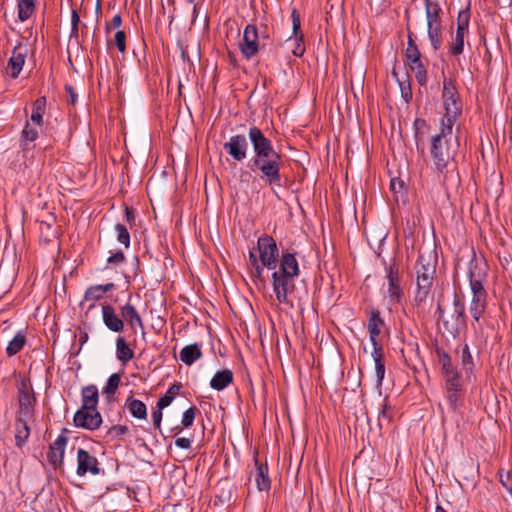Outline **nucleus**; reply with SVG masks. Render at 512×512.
<instances>
[{"label": "nucleus", "instance_id": "c85d7f7f", "mask_svg": "<svg viewBox=\"0 0 512 512\" xmlns=\"http://www.w3.org/2000/svg\"><path fill=\"white\" fill-rule=\"evenodd\" d=\"M46 111V97L42 96L37 98L32 105V113L30 116L31 122L41 127L43 125V116Z\"/></svg>", "mask_w": 512, "mask_h": 512}, {"label": "nucleus", "instance_id": "f3484780", "mask_svg": "<svg viewBox=\"0 0 512 512\" xmlns=\"http://www.w3.org/2000/svg\"><path fill=\"white\" fill-rule=\"evenodd\" d=\"M224 150L237 162H241L247 157L248 142L242 134L233 135L224 143Z\"/></svg>", "mask_w": 512, "mask_h": 512}, {"label": "nucleus", "instance_id": "6e6d98bb", "mask_svg": "<svg viewBox=\"0 0 512 512\" xmlns=\"http://www.w3.org/2000/svg\"><path fill=\"white\" fill-rule=\"evenodd\" d=\"M414 127H415V130H416L415 137L418 140L419 139V131L426 127V121L424 119L417 118L414 121Z\"/></svg>", "mask_w": 512, "mask_h": 512}, {"label": "nucleus", "instance_id": "473e14b6", "mask_svg": "<svg viewBox=\"0 0 512 512\" xmlns=\"http://www.w3.org/2000/svg\"><path fill=\"white\" fill-rule=\"evenodd\" d=\"M405 57L408 60L421 58L420 50L415 41V35L410 30L409 24H407V48L405 50Z\"/></svg>", "mask_w": 512, "mask_h": 512}, {"label": "nucleus", "instance_id": "f704fd0d", "mask_svg": "<svg viewBox=\"0 0 512 512\" xmlns=\"http://www.w3.org/2000/svg\"><path fill=\"white\" fill-rule=\"evenodd\" d=\"M181 388L182 384L179 382H175L174 384H172L165 393V395L159 398L157 402V408L164 409L167 406H169L174 400V397L179 394Z\"/></svg>", "mask_w": 512, "mask_h": 512}, {"label": "nucleus", "instance_id": "bb28decb", "mask_svg": "<svg viewBox=\"0 0 512 512\" xmlns=\"http://www.w3.org/2000/svg\"><path fill=\"white\" fill-rule=\"evenodd\" d=\"M427 26L441 24V7L437 1L424 0Z\"/></svg>", "mask_w": 512, "mask_h": 512}, {"label": "nucleus", "instance_id": "3c124183", "mask_svg": "<svg viewBox=\"0 0 512 512\" xmlns=\"http://www.w3.org/2000/svg\"><path fill=\"white\" fill-rule=\"evenodd\" d=\"M125 260V256H124V253L122 251H117L115 253H113L109 258H108V263H111V264H119V263H122L124 262Z\"/></svg>", "mask_w": 512, "mask_h": 512}, {"label": "nucleus", "instance_id": "393cba45", "mask_svg": "<svg viewBox=\"0 0 512 512\" xmlns=\"http://www.w3.org/2000/svg\"><path fill=\"white\" fill-rule=\"evenodd\" d=\"M233 382V372L230 369H223L216 372L210 381L212 389L221 391Z\"/></svg>", "mask_w": 512, "mask_h": 512}, {"label": "nucleus", "instance_id": "f8f14e48", "mask_svg": "<svg viewBox=\"0 0 512 512\" xmlns=\"http://www.w3.org/2000/svg\"><path fill=\"white\" fill-rule=\"evenodd\" d=\"M470 12L469 9L461 10L457 17V30L451 45V52L453 55H460L463 53L464 37L468 32Z\"/></svg>", "mask_w": 512, "mask_h": 512}, {"label": "nucleus", "instance_id": "e433bc0d", "mask_svg": "<svg viewBox=\"0 0 512 512\" xmlns=\"http://www.w3.org/2000/svg\"><path fill=\"white\" fill-rule=\"evenodd\" d=\"M427 34L434 51L439 50L442 45V25L427 26Z\"/></svg>", "mask_w": 512, "mask_h": 512}, {"label": "nucleus", "instance_id": "8fccbe9b", "mask_svg": "<svg viewBox=\"0 0 512 512\" xmlns=\"http://www.w3.org/2000/svg\"><path fill=\"white\" fill-rule=\"evenodd\" d=\"M408 63L414 73L426 69L421 58L408 60Z\"/></svg>", "mask_w": 512, "mask_h": 512}, {"label": "nucleus", "instance_id": "c9c22d12", "mask_svg": "<svg viewBox=\"0 0 512 512\" xmlns=\"http://www.w3.org/2000/svg\"><path fill=\"white\" fill-rule=\"evenodd\" d=\"M25 343L26 336L23 332H18L6 347L7 356L12 357L19 353L23 349Z\"/></svg>", "mask_w": 512, "mask_h": 512}, {"label": "nucleus", "instance_id": "09e8293b", "mask_svg": "<svg viewBox=\"0 0 512 512\" xmlns=\"http://www.w3.org/2000/svg\"><path fill=\"white\" fill-rule=\"evenodd\" d=\"M122 24V18L119 14H116L112 17V19L106 24L105 30L106 33H109L112 28H119Z\"/></svg>", "mask_w": 512, "mask_h": 512}, {"label": "nucleus", "instance_id": "864d4df0", "mask_svg": "<svg viewBox=\"0 0 512 512\" xmlns=\"http://www.w3.org/2000/svg\"><path fill=\"white\" fill-rule=\"evenodd\" d=\"M153 425L156 429H159L162 421V409H157L152 413Z\"/></svg>", "mask_w": 512, "mask_h": 512}, {"label": "nucleus", "instance_id": "0e129e2a", "mask_svg": "<svg viewBox=\"0 0 512 512\" xmlns=\"http://www.w3.org/2000/svg\"><path fill=\"white\" fill-rule=\"evenodd\" d=\"M70 38H78V25L72 26L71 25V35Z\"/></svg>", "mask_w": 512, "mask_h": 512}, {"label": "nucleus", "instance_id": "1a4fd4ad", "mask_svg": "<svg viewBox=\"0 0 512 512\" xmlns=\"http://www.w3.org/2000/svg\"><path fill=\"white\" fill-rule=\"evenodd\" d=\"M438 319L443 321L445 329L454 337L460 333V328L465 325V308L464 304L457 297L454 299V310L451 315V321L444 318L442 306L438 304Z\"/></svg>", "mask_w": 512, "mask_h": 512}, {"label": "nucleus", "instance_id": "49530a36", "mask_svg": "<svg viewBox=\"0 0 512 512\" xmlns=\"http://www.w3.org/2000/svg\"><path fill=\"white\" fill-rule=\"evenodd\" d=\"M499 480L502 486L509 492H512V476L509 472L499 473Z\"/></svg>", "mask_w": 512, "mask_h": 512}, {"label": "nucleus", "instance_id": "aec40b11", "mask_svg": "<svg viewBox=\"0 0 512 512\" xmlns=\"http://www.w3.org/2000/svg\"><path fill=\"white\" fill-rule=\"evenodd\" d=\"M120 314L124 323L126 322L132 331L136 332L137 328L144 330V323L139 312L129 301L120 307Z\"/></svg>", "mask_w": 512, "mask_h": 512}, {"label": "nucleus", "instance_id": "680f3d73", "mask_svg": "<svg viewBox=\"0 0 512 512\" xmlns=\"http://www.w3.org/2000/svg\"><path fill=\"white\" fill-rule=\"evenodd\" d=\"M79 22H80L79 14H78L77 10L73 9L72 14H71V25L72 26L79 25Z\"/></svg>", "mask_w": 512, "mask_h": 512}, {"label": "nucleus", "instance_id": "69168bd1", "mask_svg": "<svg viewBox=\"0 0 512 512\" xmlns=\"http://www.w3.org/2000/svg\"><path fill=\"white\" fill-rule=\"evenodd\" d=\"M396 184H398L400 188L402 187V182H400V181L397 182L396 179H392L390 186L393 191H397V189L395 188Z\"/></svg>", "mask_w": 512, "mask_h": 512}, {"label": "nucleus", "instance_id": "4d7b16f0", "mask_svg": "<svg viewBox=\"0 0 512 512\" xmlns=\"http://www.w3.org/2000/svg\"><path fill=\"white\" fill-rule=\"evenodd\" d=\"M415 77H416V79H417L418 83H419L421 86L425 85V84H426V82H427V71H426V69L421 70V71H417V72L415 73Z\"/></svg>", "mask_w": 512, "mask_h": 512}, {"label": "nucleus", "instance_id": "423d86ee", "mask_svg": "<svg viewBox=\"0 0 512 512\" xmlns=\"http://www.w3.org/2000/svg\"><path fill=\"white\" fill-rule=\"evenodd\" d=\"M452 130L453 127H446L440 124L439 133L431 138L430 155L435 169L439 173H444L450 162L454 159L456 149L450 143Z\"/></svg>", "mask_w": 512, "mask_h": 512}, {"label": "nucleus", "instance_id": "a211bd4d", "mask_svg": "<svg viewBox=\"0 0 512 512\" xmlns=\"http://www.w3.org/2000/svg\"><path fill=\"white\" fill-rule=\"evenodd\" d=\"M101 313L102 321L108 330L114 333H121L124 331V320L122 319L121 314H117L116 309L111 304H102Z\"/></svg>", "mask_w": 512, "mask_h": 512}, {"label": "nucleus", "instance_id": "a878e982", "mask_svg": "<svg viewBox=\"0 0 512 512\" xmlns=\"http://www.w3.org/2000/svg\"><path fill=\"white\" fill-rule=\"evenodd\" d=\"M201 357L202 351L197 343L186 345L185 347L182 348L179 355L180 360L188 366H191L195 361H197Z\"/></svg>", "mask_w": 512, "mask_h": 512}, {"label": "nucleus", "instance_id": "9d476101", "mask_svg": "<svg viewBox=\"0 0 512 512\" xmlns=\"http://www.w3.org/2000/svg\"><path fill=\"white\" fill-rule=\"evenodd\" d=\"M385 264L386 278L388 281V295L391 301L399 303L403 297V290L400 285V269L396 258H392Z\"/></svg>", "mask_w": 512, "mask_h": 512}, {"label": "nucleus", "instance_id": "72a5a7b5", "mask_svg": "<svg viewBox=\"0 0 512 512\" xmlns=\"http://www.w3.org/2000/svg\"><path fill=\"white\" fill-rule=\"evenodd\" d=\"M35 0H17L18 18L21 22L28 20L35 11Z\"/></svg>", "mask_w": 512, "mask_h": 512}, {"label": "nucleus", "instance_id": "cd10ccee", "mask_svg": "<svg viewBox=\"0 0 512 512\" xmlns=\"http://www.w3.org/2000/svg\"><path fill=\"white\" fill-rule=\"evenodd\" d=\"M115 288L114 283L110 282L104 285L90 286L84 294V300L97 301L103 298L106 292L112 291Z\"/></svg>", "mask_w": 512, "mask_h": 512}, {"label": "nucleus", "instance_id": "ddd939ff", "mask_svg": "<svg viewBox=\"0 0 512 512\" xmlns=\"http://www.w3.org/2000/svg\"><path fill=\"white\" fill-rule=\"evenodd\" d=\"M100 471L98 459L87 450L79 448L77 450V475L80 477L87 473L98 475Z\"/></svg>", "mask_w": 512, "mask_h": 512}, {"label": "nucleus", "instance_id": "052dcab7", "mask_svg": "<svg viewBox=\"0 0 512 512\" xmlns=\"http://www.w3.org/2000/svg\"><path fill=\"white\" fill-rule=\"evenodd\" d=\"M249 261L251 263L252 268L261 265V262L259 263L260 260L257 259L253 251L249 252Z\"/></svg>", "mask_w": 512, "mask_h": 512}, {"label": "nucleus", "instance_id": "6ab92c4d", "mask_svg": "<svg viewBox=\"0 0 512 512\" xmlns=\"http://www.w3.org/2000/svg\"><path fill=\"white\" fill-rule=\"evenodd\" d=\"M35 421V418H24L20 415H15V445L22 448L28 440L31 432L30 424Z\"/></svg>", "mask_w": 512, "mask_h": 512}, {"label": "nucleus", "instance_id": "ea45409f", "mask_svg": "<svg viewBox=\"0 0 512 512\" xmlns=\"http://www.w3.org/2000/svg\"><path fill=\"white\" fill-rule=\"evenodd\" d=\"M120 381H121V378H120L119 374L114 373V374L110 375L105 387L103 388V393L107 394V395L114 394L116 392V390L118 389Z\"/></svg>", "mask_w": 512, "mask_h": 512}, {"label": "nucleus", "instance_id": "7c9ffc66", "mask_svg": "<svg viewBox=\"0 0 512 512\" xmlns=\"http://www.w3.org/2000/svg\"><path fill=\"white\" fill-rule=\"evenodd\" d=\"M125 407L131 413V415L137 419H146L147 418V408L144 402L141 400L135 399L133 397H128L125 402Z\"/></svg>", "mask_w": 512, "mask_h": 512}, {"label": "nucleus", "instance_id": "de8ad7c7", "mask_svg": "<svg viewBox=\"0 0 512 512\" xmlns=\"http://www.w3.org/2000/svg\"><path fill=\"white\" fill-rule=\"evenodd\" d=\"M263 272H264V266H262V264L258 265L256 267H253L251 270V276H252L253 280L259 281L260 283L264 284L265 278H264Z\"/></svg>", "mask_w": 512, "mask_h": 512}, {"label": "nucleus", "instance_id": "9b49d317", "mask_svg": "<svg viewBox=\"0 0 512 512\" xmlns=\"http://www.w3.org/2000/svg\"><path fill=\"white\" fill-rule=\"evenodd\" d=\"M261 47L259 39V30L254 24H248L243 32V41L240 42V51L246 59H250L257 54Z\"/></svg>", "mask_w": 512, "mask_h": 512}, {"label": "nucleus", "instance_id": "58836bf2", "mask_svg": "<svg viewBox=\"0 0 512 512\" xmlns=\"http://www.w3.org/2000/svg\"><path fill=\"white\" fill-rule=\"evenodd\" d=\"M114 229L117 234L118 242L123 244L125 248H128L130 246V234L126 226L118 223L115 225Z\"/></svg>", "mask_w": 512, "mask_h": 512}, {"label": "nucleus", "instance_id": "5fc2aeb1", "mask_svg": "<svg viewBox=\"0 0 512 512\" xmlns=\"http://www.w3.org/2000/svg\"><path fill=\"white\" fill-rule=\"evenodd\" d=\"M177 447L182 449H189L191 447V440L189 438L181 437L175 440Z\"/></svg>", "mask_w": 512, "mask_h": 512}, {"label": "nucleus", "instance_id": "79ce46f5", "mask_svg": "<svg viewBox=\"0 0 512 512\" xmlns=\"http://www.w3.org/2000/svg\"><path fill=\"white\" fill-rule=\"evenodd\" d=\"M392 418H393V409L388 404L387 400L385 399L384 403L382 405V409L379 413V417H378L379 423L381 424L384 421L387 423H390Z\"/></svg>", "mask_w": 512, "mask_h": 512}, {"label": "nucleus", "instance_id": "338daca9", "mask_svg": "<svg viewBox=\"0 0 512 512\" xmlns=\"http://www.w3.org/2000/svg\"><path fill=\"white\" fill-rule=\"evenodd\" d=\"M435 512H446V510L441 505H437L435 508Z\"/></svg>", "mask_w": 512, "mask_h": 512}, {"label": "nucleus", "instance_id": "4c0bfd02", "mask_svg": "<svg viewBox=\"0 0 512 512\" xmlns=\"http://www.w3.org/2000/svg\"><path fill=\"white\" fill-rule=\"evenodd\" d=\"M38 135V130L27 122L21 133V145L23 149H28V144L35 141L38 138Z\"/></svg>", "mask_w": 512, "mask_h": 512}, {"label": "nucleus", "instance_id": "2f4dec72", "mask_svg": "<svg viewBox=\"0 0 512 512\" xmlns=\"http://www.w3.org/2000/svg\"><path fill=\"white\" fill-rule=\"evenodd\" d=\"M116 356L122 363H127L134 358L133 350L122 336L116 339Z\"/></svg>", "mask_w": 512, "mask_h": 512}, {"label": "nucleus", "instance_id": "2eb2a0df", "mask_svg": "<svg viewBox=\"0 0 512 512\" xmlns=\"http://www.w3.org/2000/svg\"><path fill=\"white\" fill-rule=\"evenodd\" d=\"M67 442L68 437L62 433L49 446L47 460L55 470L61 469L63 466Z\"/></svg>", "mask_w": 512, "mask_h": 512}, {"label": "nucleus", "instance_id": "b1692460", "mask_svg": "<svg viewBox=\"0 0 512 512\" xmlns=\"http://www.w3.org/2000/svg\"><path fill=\"white\" fill-rule=\"evenodd\" d=\"M82 408L84 409H97L99 393L95 385H88L82 388Z\"/></svg>", "mask_w": 512, "mask_h": 512}, {"label": "nucleus", "instance_id": "4be33fe9", "mask_svg": "<svg viewBox=\"0 0 512 512\" xmlns=\"http://www.w3.org/2000/svg\"><path fill=\"white\" fill-rule=\"evenodd\" d=\"M384 325L382 318L380 317L379 311L373 310L371 312L370 318L368 320V331L370 341L373 347H381V345L377 342V337L381 333V328Z\"/></svg>", "mask_w": 512, "mask_h": 512}, {"label": "nucleus", "instance_id": "412c9836", "mask_svg": "<svg viewBox=\"0 0 512 512\" xmlns=\"http://www.w3.org/2000/svg\"><path fill=\"white\" fill-rule=\"evenodd\" d=\"M292 28L294 34L295 47L292 49V53L295 56H302L305 52V46L303 43V34L301 33V19L300 14L296 9L291 12Z\"/></svg>", "mask_w": 512, "mask_h": 512}, {"label": "nucleus", "instance_id": "bf43d9fd", "mask_svg": "<svg viewBox=\"0 0 512 512\" xmlns=\"http://www.w3.org/2000/svg\"><path fill=\"white\" fill-rule=\"evenodd\" d=\"M125 216L128 223H132L135 221V215L133 211L129 207H125Z\"/></svg>", "mask_w": 512, "mask_h": 512}, {"label": "nucleus", "instance_id": "5701e85b", "mask_svg": "<svg viewBox=\"0 0 512 512\" xmlns=\"http://www.w3.org/2000/svg\"><path fill=\"white\" fill-rule=\"evenodd\" d=\"M256 472H255V483L259 491H269L271 487V481L268 476L267 465L261 464L257 459L255 460Z\"/></svg>", "mask_w": 512, "mask_h": 512}, {"label": "nucleus", "instance_id": "dca6fc26", "mask_svg": "<svg viewBox=\"0 0 512 512\" xmlns=\"http://www.w3.org/2000/svg\"><path fill=\"white\" fill-rule=\"evenodd\" d=\"M74 424L87 430H95L102 423V416L97 409L80 408L74 415Z\"/></svg>", "mask_w": 512, "mask_h": 512}, {"label": "nucleus", "instance_id": "f257e3e1", "mask_svg": "<svg viewBox=\"0 0 512 512\" xmlns=\"http://www.w3.org/2000/svg\"><path fill=\"white\" fill-rule=\"evenodd\" d=\"M257 250L262 266L273 271L272 287L277 302L293 307L289 295L294 290V278L300 274L296 253L283 251L279 258L277 243L272 236L267 234L258 238Z\"/></svg>", "mask_w": 512, "mask_h": 512}, {"label": "nucleus", "instance_id": "13d9d810", "mask_svg": "<svg viewBox=\"0 0 512 512\" xmlns=\"http://www.w3.org/2000/svg\"><path fill=\"white\" fill-rule=\"evenodd\" d=\"M259 39L261 40V46H265L266 41L269 39V33L266 26H263L262 29L259 31Z\"/></svg>", "mask_w": 512, "mask_h": 512}, {"label": "nucleus", "instance_id": "c756f323", "mask_svg": "<svg viewBox=\"0 0 512 512\" xmlns=\"http://www.w3.org/2000/svg\"><path fill=\"white\" fill-rule=\"evenodd\" d=\"M372 357L375 364L377 384L380 386L385 375V362L382 346L373 347Z\"/></svg>", "mask_w": 512, "mask_h": 512}, {"label": "nucleus", "instance_id": "4468645a", "mask_svg": "<svg viewBox=\"0 0 512 512\" xmlns=\"http://www.w3.org/2000/svg\"><path fill=\"white\" fill-rule=\"evenodd\" d=\"M29 49L27 45L18 43L12 50V55L8 60L6 73L12 77L17 78L23 68Z\"/></svg>", "mask_w": 512, "mask_h": 512}, {"label": "nucleus", "instance_id": "37998d69", "mask_svg": "<svg viewBox=\"0 0 512 512\" xmlns=\"http://www.w3.org/2000/svg\"><path fill=\"white\" fill-rule=\"evenodd\" d=\"M113 43L117 47L120 53H124L126 51V34L122 30H118L113 39Z\"/></svg>", "mask_w": 512, "mask_h": 512}, {"label": "nucleus", "instance_id": "c03bdc74", "mask_svg": "<svg viewBox=\"0 0 512 512\" xmlns=\"http://www.w3.org/2000/svg\"><path fill=\"white\" fill-rule=\"evenodd\" d=\"M127 432L128 427L126 425H115L108 429L107 436L111 439H116L125 435Z\"/></svg>", "mask_w": 512, "mask_h": 512}, {"label": "nucleus", "instance_id": "f03ea898", "mask_svg": "<svg viewBox=\"0 0 512 512\" xmlns=\"http://www.w3.org/2000/svg\"><path fill=\"white\" fill-rule=\"evenodd\" d=\"M248 137L254 152L249 164L251 171L259 173L260 178L269 185H280L282 154L275 150L272 141L259 127L250 126Z\"/></svg>", "mask_w": 512, "mask_h": 512}, {"label": "nucleus", "instance_id": "7ed1b4c3", "mask_svg": "<svg viewBox=\"0 0 512 512\" xmlns=\"http://www.w3.org/2000/svg\"><path fill=\"white\" fill-rule=\"evenodd\" d=\"M437 258L432 252L421 253L415 265L416 291L413 298L414 305L422 306L431 291L436 273Z\"/></svg>", "mask_w": 512, "mask_h": 512}, {"label": "nucleus", "instance_id": "e2e57ef3", "mask_svg": "<svg viewBox=\"0 0 512 512\" xmlns=\"http://www.w3.org/2000/svg\"><path fill=\"white\" fill-rule=\"evenodd\" d=\"M402 95L405 98L406 101H408L412 97V93L410 90V87L408 86L407 89L401 86Z\"/></svg>", "mask_w": 512, "mask_h": 512}, {"label": "nucleus", "instance_id": "a19ab883", "mask_svg": "<svg viewBox=\"0 0 512 512\" xmlns=\"http://www.w3.org/2000/svg\"><path fill=\"white\" fill-rule=\"evenodd\" d=\"M461 363H462L463 369L466 371H471L474 366L473 358L470 353L468 344H465L462 348Z\"/></svg>", "mask_w": 512, "mask_h": 512}, {"label": "nucleus", "instance_id": "20e7f679", "mask_svg": "<svg viewBox=\"0 0 512 512\" xmlns=\"http://www.w3.org/2000/svg\"><path fill=\"white\" fill-rule=\"evenodd\" d=\"M436 353L439 365L441 366V374L444 379L443 387L446 398L452 410H456L461 404L463 395L461 375L447 352L437 349Z\"/></svg>", "mask_w": 512, "mask_h": 512}, {"label": "nucleus", "instance_id": "774afa93", "mask_svg": "<svg viewBox=\"0 0 512 512\" xmlns=\"http://www.w3.org/2000/svg\"><path fill=\"white\" fill-rule=\"evenodd\" d=\"M197 9H198V5L196 3L193 4V15H194V18L197 17Z\"/></svg>", "mask_w": 512, "mask_h": 512}, {"label": "nucleus", "instance_id": "39448f33", "mask_svg": "<svg viewBox=\"0 0 512 512\" xmlns=\"http://www.w3.org/2000/svg\"><path fill=\"white\" fill-rule=\"evenodd\" d=\"M486 277L487 273L484 266L471 260L469 263V282L472 298L469 311L476 321L483 315L487 305V292L484 288Z\"/></svg>", "mask_w": 512, "mask_h": 512}, {"label": "nucleus", "instance_id": "6e6552de", "mask_svg": "<svg viewBox=\"0 0 512 512\" xmlns=\"http://www.w3.org/2000/svg\"><path fill=\"white\" fill-rule=\"evenodd\" d=\"M17 410L15 415L35 418L36 397L30 379L20 376L16 381Z\"/></svg>", "mask_w": 512, "mask_h": 512}, {"label": "nucleus", "instance_id": "0eeeda50", "mask_svg": "<svg viewBox=\"0 0 512 512\" xmlns=\"http://www.w3.org/2000/svg\"><path fill=\"white\" fill-rule=\"evenodd\" d=\"M442 99L444 103L445 114L440 120L442 126L453 127L457 118L462 112V102L452 79L443 80Z\"/></svg>", "mask_w": 512, "mask_h": 512}, {"label": "nucleus", "instance_id": "603ef678", "mask_svg": "<svg viewBox=\"0 0 512 512\" xmlns=\"http://www.w3.org/2000/svg\"><path fill=\"white\" fill-rule=\"evenodd\" d=\"M65 91L68 94L67 101L70 104L75 105L76 101H77V94L75 93L74 88L71 85H66L65 86Z\"/></svg>", "mask_w": 512, "mask_h": 512}, {"label": "nucleus", "instance_id": "a18cd8bd", "mask_svg": "<svg viewBox=\"0 0 512 512\" xmlns=\"http://www.w3.org/2000/svg\"><path fill=\"white\" fill-rule=\"evenodd\" d=\"M196 412H197V408L193 406V407L188 408L183 413L182 424L184 427L188 428V427L192 426L194 419H195Z\"/></svg>", "mask_w": 512, "mask_h": 512}]
</instances>
